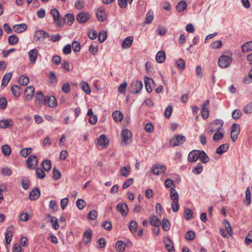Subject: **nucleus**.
<instances>
[{"label":"nucleus","mask_w":252,"mask_h":252,"mask_svg":"<svg viewBox=\"0 0 252 252\" xmlns=\"http://www.w3.org/2000/svg\"><path fill=\"white\" fill-rule=\"evenodd\" d=\"M50 13L53 17L54 22H56V25L59 27H62L65 23L70 26L74 21V16L70 13L66 14L63 19H60L59 12L55 8L51 9Z\"/></svg>","instance_id":"1"},{"label":"nucleus","mask_w":252,"mask_h":252,"mask_svg":"<svg viewBox=\"0 0 252 252\" xmlns=\"http://www.w3.org/2000/svg\"><path fill=\"white\" fill-rule=\"evenodd\" d=\"M170 196L171 199L173 201L172 203V209L174 212H177L179 210V195L174 187H171L170 189Z\"/></svg>","instance_id":"2"},{"label":"nucleus","mask_w":252,"mask_h":252,"mask_svg":"<svg viewBox=\"0 0 252 252\" xmlns=\"http://www.w3.org/2000/svg\"><path fill=\"white\" fill-rule=\"evenodd\" d=\"M223 125V122L222 120H216L210 125L207 130V132L210 134L215 131H220Z\"/></svg>","instance_id":"3"},{"label":"nucleus","mask_w":252,"mask_h":252,"mask_svg":"<svg viewBox=\"0 0 252 252\" xmlns=\"http://www.w3.org/2000/svg\"><path fill=\"white\" fill-rule=\"evenodd\" d=\"M232 55H222L218 60V64L220 67L224 68L228 67L232 63Z\"/></svg>","instance_id":"4"},{"label":"nucleus","mask_w":252,"mask_h":252,"mask_svg":"<svg viewBox=\"0 0 252 252\" xmlns=\"http://www.w3.org/2000/svg\"><path fill=\"white\" fill-rule=\"evenodd\" d=\"M143 86L142 81L134 80L130 84L128 89L131 93L138 94L143 88Z\"/></svg>","instance_id":"5"},{"label":"nucleus","mask_w":252,"mask_h":252,"mask_svg":"<svg viewBox=\"0 0 252 252\" xmlns=\"http://www.w3.org/2000/svg\"><path fill=\"white\" fill-rule=\"evenodd\" d=\"M186 141L184 136L181 135H175L170 141V143L173 146L182 144Z\"/></svg>","instance_id":"6"},{"label":"nucleus","mask_w":252,"mask_h":252,"mask_svg":"<svg viewBox=\"0 0 252 252\" xmlns=\"http://www.w3.org/2000/svg\"><path fill=\"white\" fill-rule=\"evenodd\" d=\"M240 131V125L237 124H233L231 126V139L233 142L237 140Z\"/></svg>","instance_id":"7"},{"label":"nucleus","mask_w":252,"mask_h":252,"mask_svg":"<svg viewBox=\"0 0 252 252\" xmlns=\"http://www.w3.org/2000/svg\"><path fill=\"white\" fill-rule=\"evenodd\" d=\"M27 165L29 169H35L38 164V160L36 156L31 155L27 159Z\"/></svg>","instance_id":"8"},{"label":"nucleus","mask_w":252,"mask_h":252,"mask_svg":"<svg viewBox=\"0 0 252 252\" xmlns=\"http://www.w3.org/2000/svg\"><path fill=\"white\" fill-rule=\"evenodd\" d=\"M121 135L123 137V141L126 144H129L132 141V133L127 129H124Z\"/></svg>","instance_id":"9"},{"label":"nucleus","mask_w":252,"mask_h":252,"mask_svg":"<svg viewBox=\"0 0 252 252\" xmlns=\"http://www.w3.org/2000/svg\"><path fill=\"white\" fill-rule=\"evenodd\" d=\"M166 169V167L165 166L157 163L153 165L151 171L155 175H158L164 172Z\"/></svg>","instance_id":"10"},{"label":"nucleus","mask_w":252,"mask_h":252,"mask_svg":"<svg viewBox=\"0 0 252 252\" xmlns=\"http://www.w3.org/2000/svg\"><path fill=\"white\" fill-rule=\"evenodd\" d=\"M116 209L122 216H126L128 211L127 205L126 203H119L117 204Z\"/></svg>","instance_id":"11"},{"label":"nucleus","mask_w":252,"mask_h":252,"mask_svg":"<svg viewBox=\"0 0 252 252\" xmlns=\"http://www.w3.org/2000/svg\"><path fill=\"white\" fill-rule=\"evenodd\" d=\"M109 141L104 134H101L97 139V144L104 148H107Z\"/></svg>","instance_id":"12"},{"label":"nucleus","mask_w":252,"mask_h":252,"mask_svg":"<svg viewBox=\"0 0 252 252\" xmlns=\"http://www.w3.org/2000/svg\"><path fill=\"white\" fill-rule=\"evenodd\" d=\"M77 20L80 23H86L90 19V16L88 13L81 12L77 15Z\"/></svg>","instance_id":"13"},{"label":"nucleus","mask_w":252,"mask_h":252,"mask_svg":"<svg viewBox=\"0 0 252 252\" xmlns=\"http://www.w3.org/2000/svg\"><path fill=\"white\" fill-rule=\"evenodd\" d=\"M199 150H193L190 152L188 157V160L190 162L196 161L199 158Z\"/></svg>","instance_id":"14"},{"label":"nucleus","mask_w":252,"mask_h":252,"mask_svg":"<svg viewBox=\"0 0 252 252\" xmlns=\"http://www.w3.org/2000/svg\"><path fill=\"white\" fill-rule=\"evenodd\" d=\"M96 15L97 20L100 22H104L106 19V15L104 9L101 7L97 9Z\"/></svg>","instance_id":"15"},{"label":"nucleus","mask_w":252,"mask_h":252,"mask_svg":"<svg viewBox=\"0 0 252 252\" xmlns=\"http://www.w3.org/2000/svg\"><path fill=\"white\" fill-rule=\"evenodd\" d=\"M38 53V51L36 49L31 50L29 52V60L32 63H34L36 62Z\"/></svg>","instance_id":"16"},{"label":"nucleus","mask_w":252,"mask_h":252,"mask_svg":"<svg viewBox=\"0 0 252 252\" xmlns=\"http://www.w3.org/2000/svg\"><path fill=\"white\" fill-rule=\"evenodd\" d=\"M165 247L169 252H175L173 243L169 237H167L164 240Z\"/></svg>","instance_id":"17"},{"label":"nucleus","mask_w":252,"mask_h":252,"mask_svg":"<svg viewBox=\"0 0 252 252\" xmlns=\"http://www.w3.org/2000/svg\"><path fill=\"white\" fill-rule=\"evenodd\" d=\"M133 40V37L131 36L126 37L122 42V48L123 49H127L130 48Z\"/></svg>","instance_id":"18"},{"label":"nucleus","mask_w":252,"mask_h":252,"mask_svg":"<svg viewBox=\"0 0 252 252\" xmlns=\"http://www.w3.org/2000/svg\"><path fill=\"white\" fill-rule=\"evenodd\" d=\"M37 100L44 105H47V97L43 95L42 92H38L35 95Z\"/></svg>","instance_id":"19"},{"label":"nucleus","mask_w":252,"mask_h":252,"mask_svg":"<svg viewBox=\"0 0 252 252\" xmlns=\"http://www.w3.org/2000/svg\"><path fill=\"white\" fill-rule=\"evenodd\" d=\"M27 29V26L26 24L23 23L20 24L15 25L13 27V31L17 33H21Z\"/></svg>","instance_id":"20"},{"label":"nucleus","mask_w":252,"mask_h":252,"mask_svg":"<svg viewBox=\"0 0 252 252\" xmlns=\"http://www.w3.org/2000/svg\"><path fill=\"white\" fill-rule=\"evenodd\" d=\"M40 192L38 188L34 189L32 190L29 194L30 199L31 200H35L37 199L40 196Z\"/></svg>","instance_id":"21"},{"label":"nucleus","mask_w":252,"mask_h":252,"mask_svg":"<svg viewBox=\"0 0 252 252\" xmlns=\"http://www.w3.org/2000/svg\"><path fill=\"white\" fill-rule=\"evenodd\" d=\"M166 56L164 51H160L157 53L156 60L158 63H163L165 62Z\"/></svg>","instance_id":"22"},{"label":"nucleus","mask_w":252,"mask_h":252,"mask_svg":"<svg viewBox=\"0 0 252 252\" xmlns=\"http://www.w3.org/2000/svg\"><path fill=\"white\" fill-rule=\"evenodd\" d=\"M144 82L146 91L148 93H151L152 91L151 84L154 83L153 80L150 77H145Z\"/></svg>","instance_id":"23"},{"label":"nucleus","mask_w":252,"mask_h":252,"mask_svg":"<svg viewBox=\"0 0 252 252\" xmlns=\"http://www.w3.org/2000/svg\"><path fill=\"white\" fill-rule=\"evenodd\" d=\"M35 88L33 86H28L26 88L25 92L27 99H31L34 94Z\"/></svg>","instance_id":"24"},{"label":"nucleus","mask_w":252,"mask_h":252,"mask_svg":"<svg viewBox=\"0 0 252 252\" xmlns=\"http://www.w3.org/2000/svg\"><path fill=\"white\" fill-rule=\"evenodd\" d=\"M47 105L50 107L54 108L57 105V101L55 96L51 95L47 98Z\"/></svg>","instance_id":"25"},{"label":"nucleus","mask_w":252,"mask_h":252,"mask_svg":"<svg viewBox=\"0 0 252 252\" xmlns=\"http://www.w3.org/2000/svg\"><path fill=\"white\" fill-rule=\"evenodd\" d=\"M92 231L90 229H87L85 231L83 235V240L85 243L87 245L91 241L92 237Z\"/></svg>","instance_id":"26"},{"label":"nucleus","mask_w":252,"mask_h":252,"mask_svg":"<svg viewBox=\"0 0 252 252\" xmlns=\"http://www.w3.org/2000/svg\"><path fill=\"white\" fill-rule=\"evenodd\" d=\"M13 125V121L11 119H3L0 121V127L5 128Z\"/></svg>","instance_id":"27"},{"label":"nucleus","mask_w":252,"mask_h":252,"mask_svg":"<svg viewBox=\"0 0 252 252\" xmlns=\"http://www.w3.org/2000/svg\"><path fill=\"white\" fill-rule=\"evenodd\" d=\"M243 53H247L252 51V41H248L241 46Z\"/></svg>","instance_id":"28"},{"label":"nucleus","mask_w":252,"mask_h":252,"mask_svg":"<svg viewBox=\"0 0 252 252\" xmlns=\"http://www.w3.org/2000/svg\"><path fill=\"white\" fill-rule=\"evenodd\" d=\"M112 117L116 122H121L123 118V115L120 111H115L112 113Z\"/></svg>","instance_id":"29"},{"label":"nucleus","mask_w":252,"mask_h":252,"mask_svg":"<svg viewBox=\"0 0 252 252\" xmlns=\"http://www.w3.org/2000/svg\"><path fill=\"white\" fill-rule=\"evenodd\" d=\"M120 172L121 175L125 177H127L130 172V165H126V166H124L122 167L120 170Z\"/></svg>","instance_id":"30"},{"label":"nucleus","mask_w":252,"mask_h":252,"mask_svg":"<svg viewBox=\"0 0 252 252\" xmlns=\"http://www.w3.org/2000/svg\"><path fill=\"white\" fill-rule=\"evenodd\" d=\"M12 77V73L9 72L5 74L1 82V87H5L9 82Z\"/></svg>","instance_id":"31"},{"label":"nucleus","mask_w":252,"mask_h":252,"mask_svg":"<svg viewBox=\"0 0 252 252\" xmlns=\"http://www.w3.org/2000/svg\"><path fill=\"white\" fill-rule=\"evenodd\" d=\"M229 148V145L228 144H224L220 145L216 150V153L218 154H222V153L226 152Z\"/></svg>","instance_id":"32"},{"label":"nucleus","mask_w":252,"mask_h":252,"mask_svg":"<svg viewBox=\"0 0 252 252\" xmlns=\"http://www.w3.org/2000/svg\"><path fill=\"white\" fill-rule=\"evenodd\" d=\"M199 153L200 156L198 159L204 163H207L209 161V158L206 153L204 151H199Z\"/></svg>","instance_id":"33"},{"label":"nucleus","mask_w":252,"mask_h":252,"mask_svg":"<svg viewBox=\"0 0 252 252\" xmlns=\"http://www.w3.org/2000/svg\"><path fill=\"white\" fill-rule=\"evenodd\" d=\"M187 7V4L185 0H181L176 6V9L179 12L185 11Z\"/></svg>","instance_id":"34"},{"label":"nucleus","mask_w":252,"mask_h":252,"mask_svg":"<svg viewBox=\"0 0 252 252\" xmlns=\"http://www.w3.org/2000/svg\"><path fill=\"white\" fill-rule=\"evenodd\" d=\"M246 205H249L251 203V194L250 187H247L246 190L245 198L244 200Z\"/></svg>","instance_id":"35"},{"label":"nucleus","mask_w":252,"mask_h":252,"mask_svg":"<svg viewBox=\"0 0 252 252\" xmlns=\"http://www.w3.org/2000/svg\"><path fill=\"white\" fill-rule=\"evenodd\" d=\"M12 94L16 97L20 96L22 90L21 87L18 85H14L11 89Z\"/></svg>","instance_id":"36"},{"label":"nucleus","mask_w":252,"mask_h":252,"mask_svg":"<svg viewBox=\"0 0 252 252\" xmlns=\"http://www.w3.org/2000/svg\"><path fill=\"white\" fill-rule=\"evenodd\" d=\"M150 223L152 225L158 227L160 221L157 217L153 216L150 218Z\"/></svg>","instance_id":"37"},{"label":"nucleus","mask_w":252,"mask_h":252,"mask_svg":"<svg viewBox=\"0 0 252 252\" xmlns=\"http://www.w3.org/2000/svg\"><path fill=\"white\" fill-rule=\"evenodd\" d=\"M162 228L166 231H168L170 229V222L167 219L164 218L161 222Z\"/></svg>","instance_id":"38"},{"label":"nucleus","mask_w":252,"mask_h":252,"mask_svg":"<svg viewBox=\"0 0 252 252\" xmlns=\"http://www.w3.org/2000/svg\"><path fill=\"white\" fill-rule=\"evenodd\" d=\"M153 18H154L153 12H152V11L151 10H149L147 12V13L146 15L145 23H147V24L151 23L153 20Z\"/></svg>","instance_id":"39"},{"label":"nucleus","mask_w":252,"mask_h":252,"mask_svg":"<svg viewBox=\"0 0 252 252\" xmlns=\"http://www.w3.org/2000/svg\"><path fill=\"white\" fill-rule=\"evenodd\" d=\"M184 215L185 219L187 220H190L193 218V214L190 209H186L184 212Z\"/></svg>","instance_id":"40"},{"label":"nucleus","mask_w":252,"mask_h":252,"mask_svg":"<svg viewBox=\"0 0 252 252\" xmlns=\"http://www.w3.org/2000/svg\"><path fill=\"white\" fill-rule=\"evenodd\" d=\"M138 224L134 220H131L129 222V228L131 233H134L137 230Z\"/></svg>","instance_id":"41"},{"label":"nucleus","mask_w":252,"mask_h":252,"mask_svg":"<svg viewBox=\"0 0 252 252\" xmlns=\"http://www.w3.org/2000/svg\"><path fill=\"white\" fill-rule=\"evenodd\" d=\"M116 249L119 252H123L125 250V244L122 241H118L116 244Z\"/></svg>","instance_id":"42"},{"label":"nucleus","mask_w":252,"mask_h":252,"mask_svg":"<svg viewBox=\"0 0 252 252\" xmlns=\"http://www.w3.org/2000/svg\"><path fill=\"white\" fill-rule=\"evenodd\" d=\"M8 42L10 45H15L18 43L19 38L15 35H12L8 37Z\"/></svg>","instance_id":"43"},{"label":"nucleus","mask_w":252,"mask_h":252,"mask_svg":"<svg viewBox=\"0 0 252 252\" xmlns=\"http://www.w3.org/2000/svg\"><path fill=\"white\" fill-rule=\"evenodd\" d=\"M1 151L2 152V154L5 156H9L11 154L10 147L7 144H5L2 146Z\"/></svg>","instance_id":"44"},{"label":"nucleus","mask_w":252,"mask_h":252,"mask_svg":"<svg viewBox=\"0 0 252 252\" xmlns=\"http://www.w3.org/2000/svg\"><path fill=\"white\" fill-rule=\"evenodd\" d=\"M51 162L50 160L46 159L42 162V166L45 171H49L51 168Z\"/></svg>","instance_id":"45"},{"label":"nucleus","mask_w":252,"mask_h":252,"mask_svg":"<svg viewBox=\"0 0 252 252\" xmlns=\"http://www.w3.org/2000/svg\"><path fill=\"white\" fill-rule=\"evenodd\" d=\"M82 89L87 94H90L91 92V89L89 84L85 82H82L81 84Z\"/></svg>","instance_id":"46"},{"label":"nucleus","mask_w":252,"mask_h":252,"mask_svg":"<svg viewBox=\"0 0 252 252\" xmlns=\"http://www.w3.org/2000/svg\"><path fill=\"white\" fill-rule=\"evenodd\" d=\"M203 170V166L201 163H198L197 166L193 168L192 172L195 174H198L200 173Z\"/></svg>","instance_id":"47"},{"label":"nucleus","mask_w":252,"mask_h":252,"mask_svg":"<svg viewBox=\"0 0 252 252\" xmlns=\"http://www.w3.org/2000/svg\"><path fill=\"white\" fill-rule=\"evenodd\" d=\"M32 150V148H25L21 150L20 154L22 157L26 158L31 153Z\"/></svg>","instance_id":"48"},{"label":"nucleus","mask_w":252,"mask_h":252,"mask_svg":"<svg viewBox=\"0 0 252 252\" xmlns=\"http://www.w3.org/2000/svg\"><path fill=\"white\" fill-rule=\"evenodd\" d=\"M36 175L38 179H42L45 176V173L40 168H37L36 169Z\"/></svg>","instance_id":"49"},{"label":"nucleus","mask_w":252,"mask_h":252,"mask_svg":"<svg viewBox=\"0 0 252 252\" xmlns=\"http://www.w3.org/2000/svg\"><path fill=\"white\" fill-rule=\"evenodd\" d=\"M107 33L104 31H101L99 32L98 35V40L100 43L103 42L106 39Z\"/></svg>","instance_id":"50"},{"label":"nucleus","mask_w":252,"mask_h":252,"mask_svg":"<svg viewBox=\"0 0 252 252\" xmlns=\"http://www.w3.org/2000/svg\"><path fill=\"white\" fill-rule=\"evenodd\" d=\"M61 177V172L58 170L56 168L53 169V178L54 180H58Z\"/></svg>","instance_id":"51"},{"label":"nucleus","mask_w":252,"mask_h":252,"mask_svg":"<svg viewBox=\"0 0 252 252\" xmlns=\"http://www.w3.org/2000/svg\"><path fill=\"white\" fill-rule=\"evenodd\" d=\"M223 136L224 134L222 132H220V131H217L213 136V140L217 141L221 139Z\"/></svg>","instance_id":"52"},{"label":"nucleus","mask_w":252,"mask_h":252,"mask_svg":"<svg viewBox=\"0 0 252 252\" xmlns=\"http://www.w3.org/2000/svg\"><path fill=\"white\" fill-rule=\"evenodd\" d=\"M176 65L179 68L182 70H184L185 68V62L182 59H179L177 61Z\"/></svg>","instance_id":"53"},{"label":"nucleus","mask_w":252,"mask_h":252,"mask_svg":"<svg viewBox=\"0 0 252 252\" xmlns=\"http://www.w3.org/2000/svg\"><path fill=\"white\" fill-rule=\"evenodd\" d=\"M242 112L240 110L235 109L232 114V118L235 120L239 119L242 116Z\"/></svg>","instance_id":"54"},{"label":"nucleus","mask_w":252,"mask_h":252,"mask_svg":"<svg viewBox=\"0 0 252 252\" xmlns=\"http://www.w3.org/2000/svg\"><path fill=\"white\" fill-rule=\"evenodd\" d=\"M97 213L95 210H92L88 214V219L91 220H95L97 218Z\"/></svg>","instance_id":"55"},{"label":"nucleus","mask_w":252,"mask_h":252,"mask_svg":"<svg viewBox=\"0 0 252 252\" xmlns=\"http://www.w3.org/2000/svg\"><path fill=\"white\" fill-rule=\"evenodd\" d=\"M222 45V44L220 40H217L212 42L211 44V46L213 49H219Z\"/></svg>","instance_id":"56"},{"label":"nucleus","mask_w":252,"mask_h":252,"mask_svg":"<svg viewBox=\"0 0 252 252\" xmlns=\"http://www.w3.org/2000/svg\"><path fill=\"white\" fill-rule=\"evenodd\" d=\"M7 105V101L6 99L4 97H0V109H4Z\"/></svg>","instance_id":"57"},{"label":"nucleus","mask_w":252,"mask_h":252,"mask_svg":"<svg viewBox=\"0 0 252 252\" xmlns=\"http://www.w3.org/2000/svg\"><path fill=\"white\" fill-rule=\"evenodd\" d=\"M76 205L79 209H83L86 205V202L83 199H78L76 201Z\"/></svg>","instance_id":"58"},{"label":"nucleus","mask_w":252,"mask_h":252,"mask_svg":"<svg viewBox=\"0 0 252 252\" xmlns=\"http://www.w3.org/2000/svg\"><path fill=\"white\" fill-rule=\"evenodd\" d=\"M195 237V234L193 231H188L186 234V239L187 240L191 241L193 240Z\"/></svg>","instance_id":"59"},{"label":"nucleus","mask_w":252,"mask_h":252,"mask_svg":"<svg viewBox=\"0 0 252 252\" xmlns=\"http://www.w3.org/2000/svg\"><path fill=\"white\" fill-rule=\"evenodd\" d=\"M72 46L73 51L75 52H79L80 50L81 47L80 43L76 41H74L72 42Z\"/></svg>","instance_id":"60"},{"label":"nucleus","mask_w":252,"mask_h":252,"mask_svg":"<svg viewBox=\"0 0 252 252\" xmlns=\"http://www.w3.org/2000/svg\"><path fill=\"white\" fill-rule=\"evenodd\" d=\"M202 116L204 119H207L209 117V111L207 107H202L201 109Z\"/></svg>","instance_id":"61"},{"label":"nucleus","mask_w":252,"mask_h":252,"mask_svg":"<svg viewBox=\"0 0 252 252\" xmlns=\"http://www.w3.org/2000/svg\"><path fill=\"white\" fill-rule=\"evenodd\" d=\"M172 110L173 108L171 106H168L166 108L164 112V115L166 118L169 119L170 117L172 112Z\"/></svg>","instance_id":"62"},{"label":"nucleus","mask_w":252,"mask_h":252,"mask_svg":"<svg viewBox=\"0 0 252 252\" xmlns=\"http://www.w3.org/2000/svg\"><path fill=\"white\" fill-rule=\"evenodd\" d=\"M30 81V79L27 76H21V78L19 80V83L23 85L26 86L27 85Z\"/></svg>","instance_id":"63"},{"label":"nucleus","mask_w":252,"mask_h":252,"mask_svg":"<svg viewBox=\"0 0 252 252\" xmlns=\"http://www.w3.org/2000/svg\"><path fill=\"white\" fill-rule=\"evenodd\" d=\"M244 112L246 114L252 113V102L248 104L243 109Z\"/></svg>","instance_id":"64"}]
</instances>
